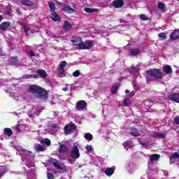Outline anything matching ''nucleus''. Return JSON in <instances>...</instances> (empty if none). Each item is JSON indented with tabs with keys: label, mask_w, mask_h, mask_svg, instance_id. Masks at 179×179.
<instances>
[{
	"label": "nucleus",
	"mask_w": 179,
	"mask_h": 179,
	"mask_svg": "<svg viewBox=\"0 0 179 179\" xmlns=\"http://www.w3.org/2000/svg\"><path fill=\"white\" fill-rule=\"evenodd\" d=\"M179 155L178 152H174L170 156L169 163L170 164H174V162L178 160Z\"/></svg>",
	"instance_id": "obj_11"
},
{
	"label": "nucleus",
	"mask_w": 179,
	"mask_h": 179,
	"mask_svg": "<svg viewBox=\"0 0 179 179\" xmlns=\"http://www.w3.org/2000/svg\"><path fill=\"white\" fill-rule=\"evenodd\" d=\"M11 65H17L19 60L17 56L10 57Z\"/></svg>",
	"instance_id": "obj_32"
},
{
	"label": "nucleus",
	"mask_w": 179,
	"mask_h": 179,
	"mask_svg": "<svg viewBox=\"0 0 179 179\" xmlns=\"http://www.w3.org/2000/svg\"><path fill=\"white\" fill-rule=\"evenodd\" d=\"M71 156L73 160H78L80 157V152H79V148L78 145H74L71 152Z\"/></svg>",
	"instance_id": "obj_4"
},
{
	"label": "nucleus",
	"mask_w": 179,
	"mask_h": 179,
	"mask_svg": "<svg viewBox=\"0 0 179 179\" xmlns=\"http://www.w3.org/2000/svg\"><path fill=\"white\" fill-rule=\"evenodd\" d=\"M15 131L16 132H20V127H19V125L15 127Z\"/></svg>",
	"instance_id": "obj_47"
},
{
	"label": "nucleus",
	"mask_w": 179,
	"mask_h": 179,
	"mask_svg": "<svg viewBox=\"0 0 179 179\" xmlns=\"http://www.w3.org/2000/svg\"><path fill=\"white\" fill-rule=\"evenodd\" d=\"M85 12H86V13H94V12H97V9L96 8H90L89 7H86L84 9Z\"/></svg>",
	"instance_id": "obj_31"
},
{
	"label": "nucleus",
	"mask_w": 179,
	"mask_h": 179,
	"mask_svg": "<svg viewBox=\"0 0 179 179\" xmlns=\"http://www.w3.org/2000/svg\"><path fill=\"white\" fill-rule=\"evenodd\" d=\"M31 78H34V79H37L38 78V76L36 74H31Z\"/></svg>",
	"instance_id": "obj_46"
},
{
	"label": "nucleus",
	"mask_w": 179,
	"mask_h": 179,
	"mask_svg": "<svg viewBox=\"0 0 179 179\" xmlns=\"http://www.w3.org/2000/svg\"><path fill=\"white\" fill-rule=\"evenodd\" d=\"M21 3L24 6H33V1L30 0H21Z\"/></svg>",
	"instance_id": "obj_24"
},
{
	"label": "nucleus",
	"mask_w": 179,
	"mask_h": 179,
	"mask_svg": "<svg viewBox=\"0 0 179 179\" xmlns=\"http://www.w3.org/2000/svg\"><path fill=\"white\" fill-rule=\"evenodd\" d=\"M39 89L40 87L36 85H32L29 87V92H31V93H33L34 94H37V92H38Z\"/></svg>",
	"instance_id": "obj_13"
},
{
	"label": "nucleus",
	"mask_w": 179,
	"mask_h": 179,
	"mask_svg": "<svg viewBox=\"0 0 179 179\" xmlns=\"http://www.w3.org/2000/svg\"><path fill=\"white\" fill-rule=\"evenodd\" d=\"M86 150H87V152H93V147L92 145H87L85 147Z\"/></svg>",
	"instance_id": "obj_42"
},
{
	"label": "nucleus",
	"mask_w": 179,
	"mask_h": 179,
	"mask_svg": "<svg viewBox=\"0 0 179 179\" xmlns=\"http://www.w3.org/2000/svg\"><path fill=\"white\" fill-rule=\"evenodd\" d=\"M112 6L117 9L122 8L124 6V0H114L112 1Z\"/></svg>",
	"instance_id": "obj_8"
},
{
	"label": "nucleus",
	"mask_w": 179,
	"mask_h": 179,
	"mask_svg": "<svg viewBox=\"0 0 179 179\" xmlns=\"http://www.w3.org/2000/svg\"><path fill=\"white\" fill-rule=\"evenodd\" d=\"M68 152V147L65 144H62L59 147V153H66Z\"/></svg>",
	"instance_id": "obj_20"
},
{
	"label": "nucleus",
	"mask_w": 179,
	"mask_h": 179,
	"mask_svg": "<svg viewBox=\"0 0 179 179\" xmlns=\"http://www.w3.org/2000/svg\"><path fill=\"white\" fill-rule=\"evenodd\" d=\"M164 72L166 75H170V73L173 72V69H171V66L170 65H167L164 68Z\"/></svg>",
	"instance_id": "obj_22"
},
{
	"label": "nucleus",
	"mask_w": 179,
	"mask_h": 179,
	"mask_svg": "<svg viewBox=\"0 0 179 179\" xmlns=\"http://www.w3.org/2000/svg\"><path fill=\"white\" fill-rule=\"evenodd\" d=\"M35 150H36V152H45V148L43 145L38 144L35 147Z\"/></svg>",
	"instance_id": "obj_28"
},
{
	"label": "nucleus",
	"mask_w": 179,
	"mask_h": 179,
	"mask_svg": "<svg viewBox=\"0 0 179 179\" xmlns=\"http://www.w3.org/2000/svg\"><path fill=\"white\" fill-rule=\"evenodd\" d=\"M0 75H1V71H0Z\"/></svg>",
	"instance_id": "obj_54"
},
{
	"label": "nucleus",
	"mask_w": 179,
	"mask_h": 179,
	"mask_svg": "<svg viewBox=\"0 0 179 179\" xmlns=\"http://www.w3.org/2000/svg\"><path fill=\"white\" fill-rule=\"evenodd\" d=\"M62 90L64 92H68V90H69V88L68 87H65L62 88Z\"/></svg>",
	"instance_id": "obj_48"
},
{
	"label": "nucleus",
	"mask_w": 179,
	"mask_h": 179,
	"mask_svg": "<svg viewBox=\"0 0 179 179\" xmlns=\"http://www.w3.org/2000/svg\"><path fill=\"white\" fill-rule=\"evenodd\" d=\"M48 162L51 163L55 169H57V170H62L63 171H66L67 170L66 167L59 166V164L57 163V159L54 158H50Z\"/></svg>",
	"instance_id": "obj_5"
},
{
	"label": "nucleus",
	"mask_w": 179,
	"mask_h": 179,
	"mask_svg": "<svg viewBox=\"0 0 179 179\" xmlns=\"http://www.w3.org/2000/svg\"><path fill=\"white\" fill-rule=\"evenodd\" d=\"M48 5L50 12H55V9H57L55 4L53 2L49 1Z\"/></svg>",
	"instance_id": "obj_30"
},
{
	"label": "nucleus",
	"mask_w": 179,
	"mask_h": 179,
	"mask_svg": "<svg viewBox=\"0 0 179 179\" xmlns=\"http://www.w3.org/2000/svg\"><path fill=\"white\" fill-rule=\"evenodd\" d=\"M130 92H130L129 90H128L125 91V94H129Z\"/></svg>",
	"instance_id": "obj_51"
},
{
	"label": "nucleus",
	"mask_w": 179,
	"mask_h": 179,
	"mask_svg": "<svg viewBox=\"0 0 179 179\" xmlns=\"http://www.w3.org/2000/svg\"><path fill=\"white\" fill-rule=\"evenodd\" d=\"M87 107V103L84 100H80L76 102V110H85Z\"/></svg>",
	"instance_id": "obj_7"
},
{
	"label": "nucleus",
	"mask_w": 179,
	"mask_h": 179,
	"mask_svg": "<svg viewBox=\"0 0 179 179\" xmlns=\"http://www.w3.org/2000/svg\"><path fill=\"white\" fill-rule=\"evenodd\" d=\"M38 72V75H39V76H41V78H48V74H47V72L41 69H38L37 71Z\"/></svg>",
	"instance_id": "obj_18"
},
{
	"label": "nucleus",
	"mask_w": 179,
	"mask_h": 179,
	"mask_svg": "<svg viewBox=\"0 0 179 179\" xmlns=\"http://www.w3.org/2000/svg\"><path fill=\"white\" fill-rule=\"evenodd\" d=\"M24 79H30L31 78V74H27L24 76Z\"/></svg>",
	"instance_id": "obj_45"
},
{
	"label": "nucleus",
	"mask_w": 179,
	"mask_h": 179,
	"mask_svg": "<svg viewBox=\"0 0 179 179\" xmlns=\"http://www.w3.org/2000/svg\"><path fill=\"white\" fill-rule=\"evenodd\" d=\"M146 74L150 78H155V79H163L164 76L162 72V70L159 69H151L146 71Z\"/></svg>",
	"instance_id": "obj_2"
},
{
	"label": "nucleus",
	"mask_w": 179,
	"mask_h": 179,
	"mask_svg": "<svg viewBox=\"0 0 179 179\" xmlns=\"http://www.w3.org/2000/svg\"><path fill=\"white\" fill-rule=\"evenodd\" d=\"M178 38H179V30L175 29L171 34V40H178Z\"/></svg>",
	"instance_id": "obj_17"
},
{
	"label": "nucleus",
	"mask_w": 179,
	"mask_h": 179,
	"mask_svg": "<svg viewBox=\"0 0 179 179\" xmlns=\"http://www.w3.org/2000/svg\"><path fill=\"white\" fill-rule=\"evenodd\" d=\"M158 8L159 9H160L161 10H163L164 9L166 8V6L164 5V3H162V2H159L158 3Z\"/></svg>",
	"instance_id": "obj_36"
},
{
	"label": "nucleus",
	"mask_w": 179,
	"mask_h": 179,
	"mask_svg": "<svg viewBox=\"0 0 179 179\" xmlns=\"http://www.w3.org/2000/svg\"><path fill=\"white\" fill-rule=\"evenodd\" d=\"M73 76H74L75 78H78V76H80V71L76 70L73 73Z\"/></svg>",
	"instance_id": "obj_38"
},
{
	"label": "nucleus",
	"mask_w": 179,
	"mask_h": 179,
	"mask_svg": "<svg viewBox=\"0 0 179 179\" xmlns=\"http://www.w3.org/2000/svg\"><path fill=\"white\" fill-rule=\"evenodd\" d=\"M173 123L176 124V125H179V116H176L173 118Z\"/></svg>",
	"instance_id": "obj_41"
},
{
	"label": "nucleus",
	"mask_w": 179,
	"mask_h": 179,
	"mask_svg": "<svg viewBox=\"0 0 179 179\" xmlns=\"http://www.w3.org/2000/svg\"><path fill=\"white\" fill-rule=\"evenodd\" d=\"M131 104V100L129 99H125L123 102L122 107H128Z\"/></svg>",
	"instance_id": "obj_34"
},
{
	"label": "nucleus",
	"mask_w": 179,
	"mask_h": 179,
	"mask_svg": "<svg viewBox=\"0 0 179 179\" xmlns=\"http://www.w3.org/2000/svg\"><path fill=\"white\" fill-rule=\"evenodd\" d=\"M24 33H27L29 31V29L26 27H24Z\"/></svg>",
	"instance_id": "obj_49"
},
{
	"label": "nucleus",
	"mask_w": 179,
	"mask_h": 179,
	"mask_svg": "<svg viewBox=\"0 0 179 179\" xmlns=\"http://www.w3.org/2000/svg\"><path fill=\"white\" fill-rule=\"evenodd\" d=\"M58 72H59V78H62V76H61V75H63L64 72H65V69L62 67H60L59 69H58Z\"/></svg>",
	"instance_id": "obj_35"
},
{
	"label": "nucleus",
	"mask_w": 179,
	"mask_h": 179,
	"mask_svg": "<svg viewBox=\"0 0 179 179\" xmlns=\"http://www.w3.org/2000/svg\"><path fill=\"white\" fill-rule=\"evenodd\" d=\"M75 131H76V124L72 122L66 124L64 127V135H70L71 134H73Z\"/></svg>",
	"instance_id": "obj_3"
},
{
	"label": "nucleus",
	"mask_w": 179,
	"mask_h": 179,
	"mask_svg": "<svg viewBox=\"0 0 179 179\" xmlns=\"http://www.w3.org/2000/svg\"><path fill=\"white\" fill-rule=\"evenodd\" d=\"M132 69H133V71H136V67H133Z\"/></svg>",
	"instance_id": "obj_52"
},
{
	"label": "nucleus",
	"mask_w": 179,
	"mask_h": 179,
	"mask_svg": "<svg viewBox=\"0 0 179 179\" xmlns=\"http://www.w3.org/2000/svg\"><path fill=\"white\" fill-rule=\"evenodd\" d=\"M141 19H142V20H149V18H148L145 15L141 14L140 15Z\"/></svg>",
	"instance_id": "obj_43"
},
{
	"label": "nucleus",
	"mask_w": 179,
	"mask_h": 179,
	"mask_svg": "<svg viewBox=\"0 0 179 179\" xmlns=\"http://www.w3.org/2000/svg\"><path fill=\"white\" fill-rule=\"evenodd\" d=\"M160 159V155L159 154H153L150 157V162H157Z\"/></svg>",
	"instance_id": "obj_21"
},
{
	"label": "nucleus",
	"mask_w": 179,
	"mask_h": 179,
	"mask_svg": "<svg viewBox=\"0 0 179 179\" xmlns=\"http://www.w3.org/2000/svg\"><path fill=\"white\" fill-rule=\"evenodd\" d=\"M41 143L42 145H46V146H51V140L48 139V138L42 139L41 141Z\"/></svg>",
	"instance_id": "obj_25"
},
{
	"label": "nucleus",
	"mask_w": 179,
	"mask_h": 179,
	"mask_svg": "<svg viewBox=\"0 0 179 179\" xmlns=\"http://www.w3.org/2000/svg\"><path fill=\"white\" fill-rule=\"evenodd\" d=\"M59 66L63 69L65 68V66H66V61H62Z\"/></svg>",
	"instance_id": "obj_40"
},
{
	"label": "nucleus",
	"mask_w": 179,
	"mask_h": 179,
	"mask_svg": "<svg viewBox=\"0 0 179 179\" xmlns=\"http://www.w3.org/2000/svg\"><path fill=\"white\" fill-rule=\"evenodd\" d=\"M153 137L156 139H164V138H166V134L160 132H155L153 134Z\"/></svg>",
	"instance_id": "obj_19"
},
{
	"label": "nucleus",
	"mask_w": 179,
	"mask_h": 179,
	"mask_svg": "<svg viewBox=\"0 0 179 179\" xmlns=\"http://www.w3.org/2000/svg\"><path fill=\"white\" fill-rule=\"evenodd\" d=\"M62 12H64L65 13H69V14L75 13V9H73L71 6H66V5L62 6Z\"/></svg>",
	"instance_id": "obj_9"
},
{
	"label": "nucleus",
	"mask_w": 179,
	"mask_h": 179,
	"mask_svg": "<svg viewBox=\"0 0 179 179\" xmlns=\"http://www.w3.org/2000/svg\"><path fill=\"white\" fill-rule=\"evenodd\" d=\"M3 135L6 136H12L13 135V131L10 128H5L3 131Z\"/></svg>",
	"instance_id": "obj_23"
},
{
	"label": "nucleus",
	"mask_w": 179,
	"mask_h": 179,
	"mask_svg": "<svg viewBox=\"0 0 179 179\" xmlns=\"http://www.w3.org/2000/svg\"><path fill=\"white\" fill-rule=\"evenodd\" d=\"M36 94H38L39 99H44L45 100H47L48 99V92L44 90V88L39 87V90H38V92H36Z\"/></svg>",
	"instance_id": "obj_6"
},
{
	"label": "nucleus",
	"mask_w": 179,
	"mask_h": 179,
	"mask_svg": "<svg viewBox=\"0 0 179 179\" xmlns=\"http://www.w3.org/2000/svg\"><path fill=\"white\" fill-rule=\"evenodd\" d=\"M10 26V22H3L0 24V30H2L3 31H5V30H7V29Z\"/></svg>",
	"instance_id": "obj_16"
},
{
	"label": "nucleus",
	"mask_w": 179,
	"mask_h": 179,
	"mask_svg": "<svg viewBox=\"0 0 179 179\" xmlns=\"http://www.w3.org/2000/svg\"><path fill=\"white\" fill-rule=\"evenodd\" d=\"M115 172V169L114 167H109L106 169L105 174L108 177H111Z\"/></svg>",
	"instance_id": "obj_15"
},
{
	"label": "nucleus",
	"mask_w": 179,
	"mask_h": 179,
	"mask_svg": "<svg viewBox=\"0 0 179 179\" xmlns=\"http://www.w3.org/2000/svg\"><path fill=\"white\" fill-rule=\"evenodd\" d=\"M84 138L87 141V142H90V141H93V135L90 133H85L84 134Z\"/></svg>",
	"instance_id": "obj_27"
},
{
	"label": "nucleus",
	"mask_w": 179,
	"mask_h": 179,
	"mask_svg": "<svg viewBox=\"0 0 179 179\" xmlns=\"http://www.w3.org/2000/svg\"><path fill=\"white\" fill-rule=\"evenodd\" d=\"M140 51L141 50L138 48L131 49L130 55H131L132 57H135L136 55H138V53L140 52Z\"/></svg>",
	"instance_id": "obj_29"
},
{
	"label": "nucleus",
	"mask_w": 179,
	"mask_h": 179,
	"mask_svg": "<svg viewBox=\"0 0 179 179\" xmlns=\"http://www.w3.org/2000/svg\"><path fill=\"white\" fill-rule=\"evenodd\" d=\"M118 89H120V85L116 84V85H113L110 88V93H112V94H115V93H117V90H118Z\"/></svg>",
	"instance_id": "obj_26"
},
{
	"label": "nucleus",
	"mask_w": 179,
	"mask_h": 179,
	"mask_svg": "<svg viewBox=\"0 0 179 179\" xmlns=\"http://www.w3.org/2000/svg\"><path fill=\"white\" fill-rule=\"evenodd\" d=\"M159 37H160L161 38H163L164 40H166V38H167L166 34L163 32H161L159 34Z\"/></svg>",
	"instance_id": "obj_39"
},
{
	"label": "nucleus",
	"mask_w": 179,
	"mask_h": 179,
	"mask_svg": "<svg viewBox=\"0 0 179 179\" xmlns=\"http://www.w3.org/2000/svg\"><path fill=\"white\" fill-rule=\"evenodd\" d=\"M169 99L171 101H176V103H179V94L173 93V94H169Z\"/></svg>",
	"instance_id": "obj_12"
},
{
	"label": "nucleus",
	"mask_w": 179,
	"mask_h": 179,
	"mask_svg": "<svg viewBox=\"0 0 179 179\" xmlns=\"http://www.w3.org/2000/svg\"><path fill=\"white\" fill-rule=\"evenodd\" d=\"M50 17L52 20H54V22H59L61 20L59 15H58L55 11L52 12L50 15Z\"/></svg>",
	"instance_id": "obj_14"
},
{
	"label": "nucleus",
	"mask_w": 179,
	"mask_h": 179,
	"mask_svg": "<svg viewBox=\"0 0 179 179\" xmlns=\"http://www.w3.org/2000/svg\"><path fill=\"white\" fill-rule=\"evenodd\" d=\"M79 40L80 43H78V41H76V39L71 40V43H73L74 44H76V45H78V50H90V48H92V41H87L83 42L82 41V38H79Z\"/></svg>",
	"instance_id": "obj_1"
},
{
	"label": "nucleus",
	"mask_w": 179,
	"mask_h": 179,
	"mask_svg": "<svg viewBox=\"0 0 179 179\" xmlns=\"http://www.w3.org/2000/svg\"><path fill=\"white\" fill-rule=\"evenodd\" d=\"M47 178L48 179H54L55 178V177L54 176V173H51V172H48L47 173Z\"/></svg>",
	"instance_id": "obj_37"
},
{
	"label": "nucleus",
	"mask_w": 179,
	"mask_h": 179,
	"mask_svg": "<svg viewBox=\"0 0 179 179\" xmlns=\"http://www.w3.org/2000/svg\"><path fill=\"white\" fill-rule=\"evenodd\" d=\"M29 55H30V57H36V53H34V52H33V50H30Z\"/></svg>",
	"instance_id": "obj_44"
},
{
	"label": "nucleus",
	"mask_w": 179,
	"mask_h": 179,
	"mask_svg": "<svg viewBox=\"0 0 179 179\" xmlns=\"http://www.w3.org/2000/svg\"><path fill=\"white\" fill-rule=\"evenodd\" d=\"M3 19V17L1 15H0V22H2Z\"/></svg>",
	"instance_id": "obj_50"
},
{
	"label": "nucleus",
	"mask_w": 179,
	"mask_h": 179,
	"mask_svg": "<svg viewBox=\"0 0 179 179\" xmlns=\"http://www.w3.org/2000/svg\"><path fill=\"white\" fill-rule=\"evenodd\" d=\"M130 135L131 136H134V138H136L138 136H141V134L139 133V129L135 127H130Z\"/></svg>",
	"instance_id": "obj_10"
},
{
	"label": "nucleus",
	"mask_w": 179,
	"mask_h": 179,
	"mask_svg": "<svg viewBox=\"0 0 179 179\" xmlns=\"http://www.w3.org/2000/svg\"><path fill=\"white\" fill-rule=\"evenodd\" d=\"M72 27V24H71L69 22L67 21L64 22V24L63 26V29L64 30H69Z\"/></svg>",
	"instance_id": "obj_33"
},
{
	"label": "nucleus",
	"mask_w": 179,
	"mask_h": 179,
	"mask_svg": "<svg viewBox=\"0 0 179 179\" xmlns=\"http://www.w3.org/2000/svg\"><path fill=\"white\" fill-rule=\"evenodd\" d=\"M59 5H62V3L58 2Z\"/></svg>",
	"instance_id": "obj_53"
}]
</instances>
